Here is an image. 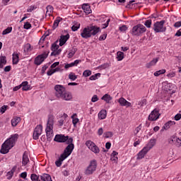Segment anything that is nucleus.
<instances>
[{"mask_svg":"<svg viewBox=\"0 0 181 181\" xmlns=\"http://www.w3.org/2000/svg\"><path fill=\"white\" fill-rule=\"evenodd\" d=\"M30 28H32V24H30V23L29 22H25L24 24V29H30Z\"/></svg>","mask_w":181,"mask_h":181,"instance_id":"obj_51","label":"nucleus"},{"mask_svg":"<svg viewBox=\"0 0 181 181\" xmlns=\"http://www.w3.org/2000/svg\"><path fill=\"white\" fill-rule=\"evenodd\" d=\"M40 181H53L49 174H42L40 176Z\"/></svg>","mask_w":181,"mask_h":181,"instance_id":"obj_25","label":"nucleus"},{"mask_svg":"<svg viewBox=\"0 0 181 181\" xmlns=\"http://www.w3.org/2000/svg\"><path fill=\"white\" fill-rule=\"evenodd\" d=\"M47 76H52V74H54V69H51L49 71H47Z\"/></svg>","mask_w":181,"mask_h":181,"instance_id":"obj_61","label":"nucleus"},{"mask_svg":"<svg viewBox=\"0 0 181 181\" xmlns=\"http://www.w3.org/2000/svg\"><path fill=\"white\" fill-rule=\"evenodd\" d=\"M62 21V18L57 17V19L54 21V24H53V28L56 29L57 26H59V23Z\"/></svg>","mask_w":181,"mask_h":181,"instance_id":"obj_36","label":"nucleus"},{"mask_svg":"<svg viewBox=\"0 0 181 181\" xmlns=\"http://www.w3.org/2000/svg\"><path fill=\"white\" fill-rule=\"evenodd\" d=\"M53 125H54L53 117H49L45 129L47 141H51L53 139Z\"/></svg>","mask_w":181,"mask_h":181,"instance_id":"obj_4","label":"nucleus"},{"mask_svg":"<svg viewBox=\"0 0 181 181\" xmlns=\"http://www.w3.org/2000/svg\"><path fill=\"white\" fill-rule=\"evenodd\" d=\"M172 125H175V122L169 121L164 124L163 128L164 129H169Z\"/></svg>","mask_w":181,"mask_h":181,"instance_id":"obj_32","label":"nucleus"},{"mask_svg":"<svg viewBox=\"0 0 181 181\" xmlns=\"http://www.w3.org/2000/svg\"><path fill=\"white\" fill-rule=\"evenodd\" d=\"M142 129V126H141V124L137 127L134 132V135H136L139 134V132L141 131V129Z\"/></svg>","mask_w":181,"mask_h":181,"instance_id":"obj_50","label":"nucleus"},{"mask_svg":"<svg viewBox=\"0 0 181 181\" xmlns=\"http://www.w3.org/2000/svg\"><path fill=\"white\" fill-rule=\"evenodd\" d=\"M82 9L86 13V15H90L91 13V6L88 4H82Z\"/></svg>","mask_w":181,"mask_h":181,"instance_id":"obj_19","label":"nucleus"},{"mask_svg":"<svg viewBox=\"0 0 181 181\" xmlns=\"http://www.w3.org/2000/svg\"><path fill=\"white\" fill-rule=\"evenodd\" d=\"M162 90L164 91H166L167 93L168 91H170L172 90V83L168 82V81H164L162 83Z\"/></svg>","mask_w":181,"mask_h":181,"instance_id":"obj_18","label":"nucleus"},{"mask_svg":"<svg viewBox=\"0 0 181 181\" xmlns=\"http://www.w3.org/2000/svg\"><path fill=\"white\" fill-rule=\"evenodd\" d=\"M174 118L175 121H180L181 119V114H177Z\"/></svg>","mask_w":181,"mask_h":181,"instance_id":"obj_60","label":"nucleus"},{"mask_svg":"<svg viewBox=\"0 0 181 181\" xmlns=\"http://www.w3.org/2000/svg\"><path fill=\"white\" fill-rule=\"evenodd\" d=\"M6 110H8V106L7 105H3L1 108H0V112L1 114H4L5 112V111H6Z\"/></svg>","mask_w":181,"mask_h":181,"instance_id":"obj_52","label":"nucleus"},{"mask_svg":"<svg viewBox=\"0 0 181 181\" xmlns=\"http://www.w3.org/2000/svg\"><path fill=\"white\" fill-rule=\"evenodd\" d=\"M101 100L105 101L107 104H111V101H112V98L109 94H105L102 98Z\"/></svg>","mask_w":181,"mask_h":181,"instance_id":"obj_26","label":"nucleus"},{"mask_svg":"<svg viewBox=\"0 0 181 181\" xmlns=\"http://www.w3.org/2000/svg\"><path fill=\"white\" fill-rule=\"evenodd\" d=\"M103 134H104V130L103 129V127H100L98 130V134L99 135V136H101Z\"/></svg>","mask_w":181,"mask_h":181,"instance_id":"obj_57","label":"nucleus"},{"mask_svg":"<svg viewBox=\"0 0 181 181\" xmlns=\"http://www.w3.org/2000/svg\"><path fill=\"white\" fill-rule=\"evenodd\" d=\"M101 32V28L96 25L87 26L81 30V36L83 39H88L91 36H95Z\"/></svg>","mask_w":181,"mask_h":181,"instance_id":"obj_2","label":"nucleus"},{"mask_svg":"<svg viewBox=\"0 0 181 181\" xmlns=\"http://www.w3.org/2000/svg\"><path fill=\"white\" fill-rule=\"evenodd\" d=\"M16 171V166H14L11 168L10 171L7 173L6 176L8 180H11V179L13 177V174L15 173Z\"/></svg>","mask_w":181,"mask_h":181,"instance_id":"obj_23","label":"nucleus"},{"mask_svg":"<svg viewBox=\"0 0 181 181\" xmlns=\"http://www.w3.org/2000/svg\"><path fill=\"white\" fill-rule=\"evenodd\" d=\"M98 100V96H97V95H94L91 98L92 103H97Z\"/></svg>","mask_w":181,"mask_h":181,"instance_id":"obj_56","label":"nucleus"},{"mask_svg":"<svg viewBox=\"0 0 181 181\" xmlns=\"http://www.w3.org/2000/svg\"><path fill=\"white\" fill-rule=\"evenodd\" d=\"M95 170H97V160H93L90 162L89 165L85 170V175L87 176H90V175H93Z\"/></svg>","mask_w":181,"mask_h":181,"instance_id":"obj_8","label":"nucleus"},{"mask_svg":"<svg viewBox=\"0 0 181 181\" xmlns=\"http://www.w3.org/2000/svg\"><path fill=\"white\" fill-rule=\"evenodd\" d=\"M6 64V57L1 56L0 57V69H4V66Z\"/></svg>","mask_w":181,"mask_h":181,"instance_id":"obj_30","label":"nucleus"},{"mask_svg":"<svg viewBox=\"0 0 181 181\" xmlns=\"http://www.w3.org/2000/svg\"><path fill=\"white\" fill-rule=\"evenodd\" d=\"M21 122V117H15L11 119L12 127H16Z\"/></svg>","mask_w":181,"mask_h":181,"instance_id":"obj_28","label":"nucleus"},{"mask_svg":"<svg viewBox=\"0 0 181 181\" xmlns=\"http://www.w3.org/2000/svg\"><path fill=\"white\" fill-rule=\"evenodd\" d=\"M90 75H91V71L88 69L85 70L83 73V77H90Z\"/></svg>","mask_w":181,"mask_h":181,"instance_id":"obj_47","label":"nucleus"},{"mask_svg":"<svg viewBox=\"0 0 181 181\" xmlns=\"http://www.w3.org/2000/svg\"><path fill=\"white\" fill-rule=\"evenodd\" d=\"M175 36H177V37L181 36V29H179L177 33H175Z\"/></svg>","mask_w":181,"mask_h":181,"instance_id":"obj_64","label":"nucleus"},{"mask_svg":"<svg viewBox=\"0 0 181 181\" xmlns=\"http://www.w3.org/2000/svg\"><path fill=\"white\" fill-rule=\"evenodd\" d=\"M144 25L148 29L151 28V26L152 25V20H146L144 23Z\"/></svg>","mask_w":181,"mask_h":181,"instance_id":"obj_45","label":"nucleus"},{"mask_svg":"<svg viewBox=\"0 0 181 181\" xmlns=\"http://www.w3.org/2000/svg\"><path fill=\"white\" fill-rule=\"evenodd\" d=\"M35 9H36V6H30L28 7V8L27 9V12H33V11H35Z\"/></svg>","mask_w":181,"mask_h":181,"instance_id":"obj_54","label":"nucleus"},{"mask_svg":"<svg viewBox=\"0 0 181 181\" xmlns=\"http://www.w3.org/2000/svg\"><path fill=\"white\" fill-rule=\"evenodd\" d=\"M43 131V127L41 124H38L34 129L33 138L35 141L39 139V136L42 135V132Z\"/></svg>","mask_w":181,"mask_h":181,"instance_id":"obj_10","label":"nucleus"},{"mask_svg":"<svg viewBox=\"0 0 181 181\" xmlns=\"http://www.w3.org/2000/svg\"><path fill=\"white\" fill-rule=\"evenodd\" d=\"M175 76H176V73L175 71L170 72L167 74V77H168V78H173Z\"/></svg>","mask_w":181,"mask_h":181,"instance_id":"obj_53","label":"nucleus"},{"mask_svg":"<svg viewBox=\"0 0 181 181\" xmlns=\"http://www.w3.org/2000/svg\"><path fill=\"white\" fill-rule=\"evenodd\" d=\"M18 138H19V135L16 134L12 135L7 140H6L4 143L1 145L0 152L3 155H6V153H8V152H9V151H11V149H12V148L15 146V144L18 141Z\"/></svg>","mask_w":181,"mask_h":181,"instance_id":"obj_1","label":"nucleus"},{"mask_svg":"<svg viewBox=\"0 0 181 181\" xmlns=\"http://www.w3.org/2000/svg\"><path fill=\"white\" fill-rule=\"evenodd\" d=\"M165 21H157L153 25V30L156 33H162L166 32V27H165Z\"/></svg>","mask_w":181,"mask_h":181,"instance_id":"obj_6","label":"nucleus"},{"mask_svg":"<svg viewBox=\"0 0 181 181\" xmlns=\"http://www.w3.org/2000/svg\"><path fill=\"white\" fill-rule=\"evenodd\" d=\"M30 179L32 181H40V177L36 174H31Z\"/></svg>","mask_w":181,"mask_h":181,"instance_id":"obj_38","label":"nucleus"},{"mask_svg":"<svg viewBox=\"0 0 181 181\" xmlns=\"http://www.w3.org/2000/svg\"><path fill=\"white\" fill-rule=\"evenodd\" d=\"M76 52H77V49L72 48L71 50L68 54L69 59H71V57H73V56H74V54H76Z\"/></svg>","mask_w":181,"mask_h":181,"instance_id":"obj_39","label":"nucleus"},{"mask_svg":"<svg viewBox=\"0 0 181 181\" xmlns=\"http://www.w3.org/2000/svg\"><path fill=\"white\" fill-rule=\"evenodd\" d=\"M59 100H63L64 101H71V100H73V95L71 93L65 90L59 98Z\"/></svg>","mask_w":181,"mask_h":181,"instance_id":"obj_14","label":"nucleus"},{"mask_svg":"<svg viewBox=\"0 0 181 181\" xmlns=\"http://www.w3.org/2000/svg\"><path fill=\"white\" fill-rule=\"evenodd\" d=\"M118 103L121 107H126L127 108L129 107H132V104L127 101L125 98H120L118 99Z\"/></svg>","mask_w":181,"mask_h":181,"instance_id":"obj_15","label":"nucleus"},{"mask_svg":"<svg viewBox=\"0 0 181 181\" xmlns=\"http://www.w3.org/2000/svg\"><path fill=\"white\" fill-rule=\"evenodd\" d=\"M166 73V69H160L159 71H156L154 73V76L156 77H158V76H160V74H165Z\"/></svg>","mask_w":181,"mask_h":181,"instance_id":"obj_34","label":"nucleus"},{"mask_svg":"<svg viewBox=\"0 0 181 181\" xmlns=\"http://www.w3.org/2000/svg\"><path fill=\"white\" fill-rule=\"evenodd\" d=\"M158 62H159V58H154L151 62L146 64V67H147V69H151V67L155 66Z\"/></svg>","mask_w":181,"mask_h":181,"instance_id":"obj_27","label":"nucleus"},{"mask_svg":"<svg viewBox=\"0 0 181 181\" xmlns=\"http://www.w3.org/2000/svg\"><path fill=\"white\" fill-rule=\"evenodd\" d=\"M59 64H60V62H54V64H52L51 65V68L56 69V67H57V66H59Z\"/></svg>","mask_w":181,"mask_h":181,"instance_id":"obj_59","label":"nucleus"},{"mask_svg":"<svg viewBox=\"0 0 181 181\" xmlns=\"http://www.w3.org/2000/svg\"><path fill=\"white\" fill-rule=\"evenodd\" d=\"M98 118H99V119H105V118H107V110H102L98 113Z\"/></svg>","mask_w":181,"mask_h":181,"instance_id":"obj_29","label":"nucleus"},{"mask_svg":"<svg viewBox=\"0 0 181 181\" xmlns=\"http://www.w3.org/2000/svg\"><path fill=\"white\" fill-rule=\"evenodd\" d=\"M107 39V34H103L102 35L100 36L99 40H105Z\"/></svg>","mask_w":181,"mask_h":181,"instance_id":"obj_58","label":"nucleus"},{"mask_svg":"<svg viewBox=\"0 0 181 181\" xmlns=\"http://www.w3.org/2000/svg\"><path fill=\"white\" fill-rule=\"evenodd\" d=\"M69 39H70V35L69 34L61 36L59 39V46H63Z\"/></svg>","mask_w":181,"mask_h":181,"instance_id":"obj_20","label":"nucleus"},{"mask_svg":"<svg viewBox=\"0 0 181 181\" xmlns=\"http://www.w3.org/2000/svg\"><path fill=\"white\" fill-rule=\"evenodd\" d=\"M156 145V139H151L148 144L144 146V148H146L148 152L150 151L153 146Z\"/></svg>","mask_w":181,"mask_h":181,"instance_id":"obj_16","label":"nucleus"},{"mask_svg":"<svg viewBox=\"0 0 181 181\" xmlns=\"http://www.w3.org/2000/svg\"><path fill=\"white\" fill-rule=\"evenodd\" d=\"M12 63H13V64H18V63H19V53H18V52L13 53Z\"/></svg>","mask_w":181,"mask_h":181,"instance_id":"obj_24","label":"nucleus"},{"mask_svg":"<svg viewBox=\"0 0 181 181\" xmlns=\"http://www.w3.org/2000/svg\"><path fill=\"white\" fill-rule=\"evenodd\" d=\"M24 52L25 53H29V52H32V45H30V44H29V43H27L24 46Z\"/></svg>","mask_w":181,"mask_h":181,"instance_id":"obj_33","label":"nucleus"},{"mask_svg":"<svg viewBox=\"0 0 181 181\" xmlns=\"http://www.w3.org/2000/svg\"><path fill=\"white\" fill-rule=\"evenodd\" d=\"M46 9H47V11H46L47 15L50 16V15L53 13V9H54L53 7L52 6H47Z\"/></svg>","mask_w":181,"mask_h":181,"instance_id":"obj_35","label":"nucleus"},{"mask_svg":"<svg viewBox=\"0 0 181 181\" xmlns=\"http://www.w3.org/2000/svg\"><path fill=\"white\" fill-rule=\"evenodd\" d=\"M21 87L23 91H29V90H32V87L29 85V82L23 81L21 83Z\"/></svg>","mask_w":181,"mask_h":181,"instance_id":"obj_21","label":"nucleus"},{"mask_svg":"<svg viewBox=\"0 0 181 181\" xmlns=\"http://www.w3.org/2000/svg\"><path fill=\"white\" fill-rule=\"evenodd\" d=\"M181 26V21H177L174 24L175 28H180Z\"/></svg>","mask_w":181,"mask_h":181,"instance_id":"obj_62","label":"nucleus"},{"mask_svg":"<svg viewBox=\"0 0 181 181\" xmlns=\"http://www.w3.org/2000/svg\"><path fill=\"white\" fill-rule=\"evenodd\" d=\"M45 59H47V54L46 52L38 55L35 59V64H36L37 66H40V64L45 62Z\"/></svg>","mask_w":181,"mask_h":181,"instance_id":"obj_13","label":"nucleus"},{"mask_svg":"<svg viewBox=\"0 0 181 181\" xmlns=\"http://www.w3.org/2000/svg\"><path fill=\"white\" fill-rule=\"evenodd\" d=\"M54 90L57 98H59L61 96L63 95V94L66 91V88H64V86L62 85H56L54 86Z\"/></svg>","mask_w":181,"mask_h":181,"instance_id":"obj_11","label":"nucleus"},{"mask_svg":"<svg viewBox=\"0 0 181 181\" xmlns=\"http://www.w3.org/2000/svg\"><path fill=\"white\" fill-rule=\"evenodd\" d=\"M86 146L87 148H88V149H90V151L93 152V153H100V148L98 146H97V145H95V143L93 142L92 141H87L86 142Z\"/></svg>","mask_w":181,"mask_h":181,"instance_id":"obj_9","label":"nucleus"},{"mask_svg":"<svg viewBox=\"0 0 181 181\" xmlns=\"http://www.w3.org/2000/svg\"><path fill=\"white\" fill-rule=\"evenodd\" d=\"M69 78L72 81H75V80H77V76H76L75 73L71 72L69 75Z\"/></svg>","mask_w":181,"mask_h":181,"instance_id":"obj_41","label":"nucleus"},{"mask_svg":"<svg viewBox=\"0 0 181 181\" xmlns=\"http://www.w3.org/2000/svg\"><path fill=\"white\" fill-rule=\"evenodd\" d=\"M80 29V23H75L74 25L71 27V30L76 32Z\"/></svg>","mask_w":181,"mask_h":181,"instance_id":"obj_37","label":"nucleus"},{"mask_svg":"<svg viewBox=\"0 0 181 181\" xmlns=\"http://www.w3.org/2000/svg\"><path fill=\"white\" fill-rule=\"evenodd\" d=\"M127 29H128V27H127V25H123L121 27H119V30L121 32H125V31H127Z\"/></svg>","mask_w":181,"mask_h":181,"instance_id":"obj_55","label":"nucleus"},{"mask_svg":"<svg viewBox=\"0 0 181 181\" xmlns=\"http://www.w3.org/2000/svg\"><path fill=\"white\" fill-rule=\"evenodd\" d=\"M112 132H106L103 134V138H112Z\"/></svg>","mask_w":181,"mask_h":181,"instance_id":"obj_44","label":"nucleus"},{"mask_svg":"<svg viewBox=\"0 0 181 181\" xmlns=\"http://www.w3.org/2000/svg\"><path fill=\"white\" fill-rule=\"evenodd\" d=\"M23 166H26L28 163H29V156L28 155V152L25 151L23 154V160H22Z\"/></svg>","mask_w":181,"mask_h":181,"instance_id":"obj_22","label":"nucleus"},{"mask_svg":"<svg viewBox=\"0 0 181 181\" xmlns=\"http://www.w3.org/2000/svg\"><path fill=\"white\" fill-rule=\"evenodd\" d=\"M62 53V49H55L51 53V56H59Z\"/></svg>","mask_w":181,"mask_h":181,"instance_id":"obj_42","label":"nucleus"},{"mask_svg":"<svg viewBox=\"0 0 181 181\" xmlns=\"http://www.w3.org/2000/svg\"><path fill=\"white\" fill-rule=\"evenodd\" d=\"M71 118H72V124L74 127H76V125H77V124L78 123L79 119L78 118L74 117H72Z\"/></svg>","mask_w":181,"mask_h":181,"instance_id":"obj_48","label":"nucleus"},{"mask_svg":"<svg viewBox=\"0 0 181 181\" xmlns=\"http://www.w3.org/2000/svg\"><path fill=\"white\" fill-rule=\"evenodd\" d=\"M148 152L149 151L148 150H146V148H145V147H144L142 148V150L140 151L137 154V157H136L137 160L144 159V158H145V156L146 155V153H148Z\"/></svg>","mask_w":181,"mask_h":181,"instance_id":"obj_17","label":"nucleus"},{"mask_svg":"<svg viewBox=\"0 0 181 181\" xmlns=\"http://www.w3.org/2000/svg\"><path fill=\"white\" fill-rule=\"evenodd\" d=\"M12 32V27H8L2 32V35H8Z\"/></svg>","mask_w":181,"mask_h":181,"instance_id":"obj_46","label":"nucleus"},{"mask_svg":"<svg viewBox=\"0 0 181 181\" xmlns=\"http://www.w3.org/2000/svg\"><path fill=\"white\" fill-rule=\"evenodd\" d=\"M11 66H5V68H4V71H5L6 73H8V72L11 70Z\"/></svg>","mask_w":181,"mask_h":181,"instance_id":"obj_63","label":"nucleus"},{"mask_svg":"<svg viewBox=\"0 0 181 181\" xmlns=\"http://www.w3.org/2000/svg\"><path fill=\"white\" fill-rule=\"evenodd\" d=\"M137 105H139V108H142V107H145L146 105V100L143 99L138 102Z\"/></svg>","mask_w":181,"mask_h":181,"instance_id":"obj_40","label":"nucleus"},{"mask_svg":"<svg viewBox=\"0 0 181 181\" xmlns=\"http://www.w3.org/2000/svg\"><path fill=\"white\" fill-rule=\"evenodd\" d=\"M159 117H160V114L159 113V110L154 109L151 114L148 115V121H157L159 119Z\"/></svg>","mask_w":181,"mask_h":181,"instance_id":"obj_12","label":"nucleus"},{"mask_svg":"<svg viewBox=\"0 0 181 181\" xmlns=\"http://www.w3.org/2000/svg\"><path fill=\"white\" fill-rule=\"evenodd\" d=\"M146 32V28L142 24H138L133 27L132 34L133 36H141L142 33Z\"/></svg>","mask_w":181,"mask_h":181,"instance_id":"obj_7","label":"nucleus"},{"mask_svg":"<svg viewBox=\"0 0 181 181\" xmlns=\"http://www.w3.org/2000/svg\"><path fill=\"white\" fill-rule=\"evenodd\" d=\"M100 76H101V74H100V73L95 74V75H92L89 78V80H90L91 81H93L94 80H97L98 77H100Z\"/></svg>","mask_w":181,"mask_h":181,"instance_id":"obj_43","label":"nucleus"},{"mask_svg":"<svg viewBox=\"0 0 181 181\" xmlns=\"http://www.w3.org/2000/svg\"><path fill=\"white\" fill-rule=\"evenodd\" d=\"M60 47L55 43L52 44V47H51V50H52V52H54V50H57Z\"/></svg>","mask_w":181,"mask_h":181,"instance_id":"obj_49","label":"nucleus"},{"mask_svg":"<svg viewBox=\"0 0 181 181\" xmlns=\"http://www.w3.org/2000/svg\"><path fill=\"white\" fill-rule=\"evenodd\" d=\"M54 141L59 143L66 142L67 145H74L73 138H69V136H64V134H57L54 139Z\"/></svg>","mask_w":181,"mask_h":181,"instance_id":"obj_5","label":"nucleus"},{"mask_svg":"<svg viewBox=\"0 0 181 181\" xmlns=\"http://www.w3.org/2000/svg\"><path fill=\"white\" fill-rule=\"evenodd\" d=\"M117 59L118 60V62H121L122 60L124 59V52H117Z\"/></svg>","mask_w":181,"mask_h":181,"instance_id":"obj_31","label":"nucleus"},{"mask_svg":"<svg viewBox=\"0 0 181 181\" xmlns=\"http://www.w3.org/2000/svg\"><path fill=\"white\" fill-rule=\"evenodd\" d=\"M73 149H74V144L68 145L64 151V153L61 154L60 157L57 160L55 161V165L57 168H60L62 166V163L63 160L67 159L70 155H71V152H73Z\"/></svg>","mask_w":181,"mask_h":181,"instance_id":"obj_3","label":"nucleus"}]
</instances>
